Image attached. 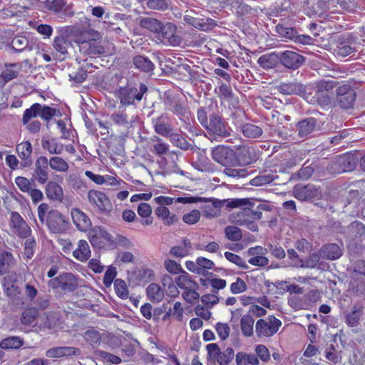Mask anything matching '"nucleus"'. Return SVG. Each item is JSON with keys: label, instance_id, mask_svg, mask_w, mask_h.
I'll return each instance as SVG.
<instances>
[{"label": "nucleus", "instance_id": "1", "mask_svg": "<svg viewBox=\"0 0 365 365\" xmlns=\"http://www.w3.org/2000/svg\"><path fill=\"white\" fill-rule=\"evenodd\" d=\"M256 202L247 198L231 199L227 204V208H240L237 214L239 218L235 219V215L232 214V221L239 225H243L249 221L260 220L262 217V211L264 210L267 206L262 203L256 205Z\"/></svg>", "mask_w": 365, "mask_h": 365}, {"label": "nucleus", "instance_id": "2", "mask_svg": "<svg viewBox=\"0 0 365 365\" xmlns=\"http://www.w3.org/2000/svg\"><path fill=\"white\" fill-rule=\"evenodd\" d=\"M38 217L43 225L54 234L65 233L69 227V220L57 210H50L47 203H41L37 209Z\"/></svg>", "mask_w": 365, "mask_h": 365}, {"label": "nucleus", "instance_id": "3", "mask_svg": "<svg viewBox=\"0 0 365 365\" xmlns=\"http://www.w3.org/2000/svg\"><path fill=\"white\" fill-rule=\"evenodd\" d=\"M231 200H220L217 199H206L200 197H178L176 202L184 204L195 203L198 202H205L206 204L203 206L202 210L206 217L212 218L217 217L221 213V208L223 206L227 207V204Z\"/></svg>", "mask_w": 365, "mask_h": 365}, {"label": "nucleus", "instance_id": "4", "mask_svg": "<svg viewBox=\"0 0 365 365\" xmlns=\"http://www.w3.org/2000/svg\"><path fill=\"white\" fill-rule=\"evenodd\" d=\"M148 91L147 86L141 83L139 89L130 85L126 81L124 86H120L115 92L118 98L120 99V104L123 106L133 105L135 101H140L143 98V94Z\"/></svg>", "mask_w": 365, "mask_h": 365}, {"label": "nucleus", "instance_id": "5", "mask_svg": "<svg viewBox=\"0 0 365 365\" xmlns=\"http://www.w3.org/2000/svg\"><path fill=\"white\" fill-rule=\"evenodd\" d=\"M207 134L213 138H225L231 135L230 128L225 122L222 116L217 113H212L209 115V123L205 128Z\"/></svg>", "mask_w": 365, "mask_h": 365}, {"label": "nucleus", "instance_id": "6", "mask_svg": "<svg viewBox=\"0 0 365 365\" xmlns=\"http://www.w3.org/2000/svg\"><path fill=\"white\" fill-rule=\"evenodd\" d=\"M48 285L52 289L60 288L65 293L72 292L77 289L78 280L73 273L64 272L50 279Z\"/></svg>", "mask_w": 365, "mask_h": 365}, {"label": "nucleus", "instance_id": "7", "mask_svg": "<svg viewBox=\"0 0 365 365\" xmlns=\"http://www.w3.org/2000/svg\"><path fill=\"white\" fill-rule=\"evenodd\" d=\"M356 96L355 90L349 84H343L336 88V100L343 109L352 108L356 101Z\"/></svg>", "mask_w": 365, "mask_h": 365}, {"label": "nucleus", "instance_id": "8", "mask_svg": "<svg viewBox=\"0 0 365 365\" xmlns=\"http://www.w3.org/2000/svg\"><path fill=\"white\" fill-rule=\"evenodd\" d=\"M296 130L300 138H312L321 130L320 123L315 118L307 117L297 122Z\"/></svg>", "mask_w": 365, "mask_h": 365}, {"label": "nucleus", "instance_id": "9", "mask_svg": "<svg viewBox=\"0 0 365 365\" xmlns=\"http://www.w3.org/2000/svg\"><path fill=\"white\" fill-rule=\"evenodd\" d=\"M281 325V321L273 315L268 317V321L259 319L255 326L256 334L259 337L271 336L278 331Z\"/></svg>", "mask_w": 365, "mask_h": 365}, {"label": "nucleus", "instance_id": "10", "mask_svg": "<svg viewBox=\"0 0 365 365\" xmlns=\"http://www.w3.org/2000/svg\"><path fill=\"white\" fill-rule=\"evenodd\" d=\"M278 61L284 67L297 70L304 64L305 57L295 51L287 50L278 53Z\"/></svg>", "mask_w": 365, "mask_h": 365}, {"label": "nucleus", "instance_id": "11", "mask_svg": "<svg viewBox=\"0 0 365 365\" xmlns=\"http://www.w3.org/2000/svg\"><path fill=\"white\" fill-rule=\"evenodd\" d=\"M88 198L89 202L96 206L99 212L108 214L112 210L113 206L110 200L104 192L91 190L88 192Z\"/></svg>", "mask_w": 365, "mask_h": 365}, {"label": "nucleus", "instance_id": "12", "mask_svg": "<svg viewBox=\"0 0 365 365\" xmlns=\"http://www.w3.org/2000/svg\"><path fill=\"white\" fill-rule=\"evenodd\" d=\"M164 103L170 111L179 117L181 121L187 122L189 120L190 112L188 107L183 102L170 95H166Z\"/></svg>", "mask_w": 365, "mask_h": 365}, {"label": "nucleus", "instance_id": "13", "mask_svg": "<svg viewBox=\"0 0 365 365\" xmlns=\"http://www.w3.org/2000/svg\"><path fill=\"white\" fill-rule=\"evenodd\" d=\"M211 155L215 162L224 166L232 164L235 158L234 150L224 145H218L214 148L212 150Z\"/></svg>", "mask_w": 365, "mask_h": 365}, {"label": "nucleus", "instance_id": "14", "mask_svg": "<svg viewBox=\"0 0 365 365\" xmlns=\"http://www.w3.org/2000/svg\"><path fill=\"white\" fill-rule=\"evenodd\" d=\"M88 239L93 247L101 248L112 241V236L103 227L96 226L90 230Z\"/></svg>", "mask_w": 365, "mask_h": 365}, {"label": "nucleus", "instance_id": "15", "mask_svg": "<svg viewBox=\"0 0 365 365\" xmlns=\"http://www.w3.org/2000/svg\"><path fill=\"white\" fill-rule=\"evenodd\" d=\"M137 116L135 114L123 109L113 113L110 116V119L118 126L125 130H128L133 126L136 121Z\"/></svg>", "mask_w": 365, "mask_h": 365}, {"label": "nucleus", "instance_id": "16", "mask_svg": "<svg viewBox=\"0 0 365 365\" xmlns=\"http://www.w3.org/2000/svg\"><path fill=\"white\" fill-rule=\"evenodd\" d=\"M10 226L19 237L27 238L31 235V230L23 217L16 212L11 214Z\"/></svg>", "mask_w": 365, "mask_h": 365}, {"label": "nucleus", "instance_id": "17", "mask_svg": "<svg viewBox=\"0 0 365 365\" xmlns=\"http://www.w3.org/2000/svg\"><path fill=\"white\" fill-rule=\"evenodd\" d=\"M294 196L299 200H311L320 194L319 189L314 185L308 184L307 185H296L293 189Z\"/></svg>", "mask_w": 365, "mask_h": 365}, {"label": "nucleus", "instance_id": "18", "mask_svg": "<svg viewBox=\"0 0 365 365\" xmlns=\"http://www.w3.org/2000/svg\"><path fill=\"white\" fill-rule=\"evenodd\" d=\"M177 27L173 23H167L162 25L160 31L158 32L162 36V41L164 43H169L173 46L179 45L181 42V38L179 36L176 35Z\"/></svg>", "mask_w": 365, "mask_h": 365}, {"label": "nucleus", "instance_id": "19", "mask_svg": "<svg viewBox=\"0 0 365 365\" xmlns=\"http://www.w3.org/2000/svg\"><path fill=\"white\" fill-rule=\"evenodd\" d=\"M48 160L46 156L38 157L35 163L34 178L40 184H44L48 179Z\"/></svg>", "mask_w": 365, "mask_h": 365}, {"label": "nucleus", "instance_id": "20", "mask_svg": "<svg viewBox=\"0 0 365 365\" xmlns=\"http://www.w3.org/2000/svg\"><path fill=\"white\" fill-rule=\"evenodd\" d=\"M71 215L73 224L77 229L82 232L88 230L91 227V221L88 215L79 208H73Z\"/></svg>", "mask_w": 365, "mask_h": 365}, {"label": "nucleus", "instance_id": "21", "mask_svg": "<svg viewBox=\"0 0 365 365\" xmlns=\"http://www.w3.org/2000/svg\"><path fill=\"white\" fill-rule=\"evenodd\" d=\"M278 91L284 95H298L303 96L305 99L306 86L299 82L281 83L278 86Z\"/></svg>", "mask_w": 365, "mask_h": 365}, {"label": "nucleus", "instance_id": "22", "mask_svg": "<svg viewBox=\"0 0 365 365\" xmlns=\"http://www.w3.org/2000/svg\"><path fill=\"white\" fill-rule=\"evenodd\" d=\"M53 46L57 52L63 55L67 54L68 53V50L73 48L72 36L68 34L66 32L62 33L59 36L55 37Z\"/></svg>", "mask_w": 365, "mask_h": 365}, {"label": "nucleus", "instance_id": "23", "mask_svg": "<svg viewBox=\"0 0 365 365\" xmlns=\"http://www.w3.org/2000/svg\"><path fill=\"white\" fill-rule=\"evenodd\" d=\"M154 130L156 133L163 137H168L173 131V128L169 118L165 115H161L153 120Z\"/></svg>", "mask_w": 365, "mask_h": 365}, {"label": "nucleus", "instance_id": "24", "mask_svg": "<svg viewBox=\"0 0 365 365\" xmlns=\"http://www.w3.org/2000/svg\"><path fill=\"white\" fill-rule=\"evenodd\" d=\"M183 21L185 24L191 25L203 31H207L216 25L215 21L210 18L200 19L195 18L190 15H185L183 18Z\"/></svg>", "mask_w": 365, "mask_h": 365}, {"label": "nucleus", "instance_id": "25", "mask_svg": "<svg viewBox=\"0 0 365 365\" xmlns=\"http://www.w3.org/2000/svg\"><path fill=\"white\" fill-rule=\"evenodd\" d=\"M342 254V249L335 243L325 245L319 250L320 257L329 260L337 259Z\"/></svg>", "mask_w": 365, "mask_h": 365}, {"label": "nucleus", "instance_id": "26", "mask_svg": "<svg viewBox=\"0 0 365 365\" xmlns=\"http://www.w3.org/2000/svg\"><path fill=\"white\" fill-rule=\"evenodd\" d=\"M45 192L46 197L55 202H61L63 200V191L61 186L55 181H49L48 182L46 188Z\"/></svg>", "mask_w": 365, "mask_h": 365}, {"label": "nucleus", "instance_id": "27", "mask_svg": "<svg viewBox=\"0 0 365 365\" xmlns=\"http://www.w3.org/2000/svg\"><path fill=\"white\" fill-rule=\"evenodd\" d=\"M305 100L312 104H317L322 108H326L331 105L332 98L327 93L316 91L314 96L310 93L305 95Z\"/></svg>", "mask_w": 365, "mask_h": 365}, {"label": "nucleus", "instance_id": "28", "mask_svg": "<svg viewBox=\"0 0 365 365\" xmlns=\"http://www.w3.org/2000/svg\"><path fill=\"white\" fill-rule=\"evenodd\" d=\"M364 307L360 302L354 304L351 312L346 315V323L348 326L353 327L359 324V320Z\"/></svg>", "mask_w": 365, "mask_h": 365}, {"label": "nucleus", "instance_id": "29", "mask_svg": "<svg viewBox=\"0 0 365 365\" xmlns=\"http://www.w3.org/2000/svg\"><path fill=\"white\" fill-rule=\"evenodd\" d=\"M81 53L84 55H101L105 53V48L96 41V38H92L88 43H84L81 46Z\"/></svg>", "mask_w": 365, "mask_h": 365}, {"label": "nucleus", "instance_id": "30", "mask_svg": "<svg viewBox=\"0 0 365 365\" xmlns=\"http://www.w3.org/2000/svg\"><path fill=\"white\" fill-rule=\"evenodd\" d=\"M175 282L176 285L185 290L190 289H198V284L192 279V277L185 271H184L180 276L175 278Z\"/></svg>", "mask_w": 365, "mask_h": 365}, {"label": "nucleus", "instance_id": "31", "mask_svg": "<svg viewBox=\"0 0 365 365\" xmlns=\"http://www.w3.org/2000/svg\"><path fill=\"white\" fill-rule=\"evenodd\" d=\"M41 145L44 150H46L50 154L60 155L63 153L64 145L58 143L55 138H43Z\"/></svg>", "mask_w": 365, "mask_h": 365}, {"label": "nucleus", "instance_id": "32", "mask_svg": "<svg viewBox=\"0 0 365 365\" xmlns=\"http://www.w3.org/2000/svg\"><path fill=\"white\" fill-rule=\"evenodd\" d=\"M16 150L19 157L24 160V166H29L31 164V155L32 146L29 141H24L17 145Z\"/></svg>", "mask_w": 365, "mask_h": 365}, {"label": "nucleus", "instance_id": "33", "mask_svg": "<svg viewBox=\"0 0 365 365\" xmlns=\"http://www.w3.org/2000/svg\"><path fill=\"white\" fill-rule=\"evenodd\" d=\"M240 130L245 138L250 139L259 138L263 134V129L252 123L242 124Z\"/></svg>", "mask_w": 365, "mask_h": 365}, {"label": "nucleus", "instance_id": "34", "mask_svg": "<svg viewBox=\"0 0 365 365\" xmlns=\"http://www.w3.org/2000/svg\"><path fill=\"white\" fill-rule=\"evenodd\" d=\"M73 257L81 262H86L91 256V250L88 242L81 240L78 242V247L73 252Z\"/></svg>", "mask_w": 365, "mask_h": 365}, {"label": "nucleus", "instance_id": "35", "mask_svg": "<svg viewBox=\"0 0 365 365\" xmlns=\"http://www.w3.org/2000/svg\"><path fill=\"white\" fill-rule=\"evenodd\" d=\"M34 43L24 36L15 37L11 41V48L15 52H22L28 49L31 51L34 48Z\"/></svg>", "mask_w": 365, "mask_h": 365}, {"label": "nucleus", "instance_id": "36", "mask_svg": "<svg viewBox=\"0 0 365 365\" xmlns=\"http://www.w3.org/2000/svg\"><path fill=\"white\" fill-rule=\"evenodd\" d=\"M39 316V311L35 307H28L22 312L21 322L26 326L33 324Z\"/></svg>", "mask_w": 365, "mask_h": 365}, {"label": "nucleus", "instance_id": "37", "mask_svg": "<svg viewBox=\"0 0 365 365\" xmlns=\"http://www.w3.org/2000/svg\"><path fill=\"white\" fill-rule=\"evenodd\" d=\"M15 264L12 254L7 251L0 252V276L6 274Z\"/></svg>", "mask_w": 365, "mask_h": 365}, {"label": "nucleus", "instance_id": "38", "mask_svg": "<svg viewBox=\"0 0 365 365\" xmlns=\"http://www.w3.org/2000/svg\"><path fill=\"white\" fill-rule=\"evenodd\" d=\"M133 63L136 68L143 72L148 73L153 71L155 68L154 64L149 58L140 55L134 56Z\"/></svg>", "mask_w": 365, "mask_h": 365}, {"label": "nucleus", "instance_id": "39", "mask_svg": "<svg viewBox=\"0 0 365 365\" xmlns=\"http://www.w3.org/2000/svg\"><path fill=\"white\" fill-rule=\"evenodd\" d=\"M99 34L94 30H85L79 34H76L73 38V41L78 44L79 51L81 52V46L84 43H88L92 38H96L98 37Z\"/></svg>", "mask_w": 365, "mask_h": 365}, {"label": "nucleus", "instance_id": "40", "mask_svg": "<svg viewBox=\"0 0 365 365\" xmlns=\"http://www.w3.org/2000/svg\"><path fill=\"white\" fill-rule=\"evenodd\" d=\"M150 140L153 143L151 148L152 153L160 157L168 153L169 145L168 143H164L162 139L155 135L151 138Z\"/></svg>", "mask_w": 365, "mask_h": 365}, {"label": "nucleus", "instance_id": "41", "mask_svg": "<svg viewBox=\"0 0 365 365\" xmlns=\"http://www.w3.org/2000/svg\"><path fill=\"white\" fill-rule=\"evenodd\" d=\"M334 165H338L341 167L338 173L350 171L354 168L356 160L352 155H343L336 160Z\"/></svg>", "mask_w": 365, "mask_h": 365}, {"label": "nucleus", "instance_id": "42", "mask_svg": "<svg viewBox=\"0 0 365 365\" xmlns=\"http://www.w3.org/2000/svg\"><path fill=\"white\" fill-rule=\"evenodd\" d=\"M168 138H169L173 145L183 150H193L195 149V146L188 143L185 138L177 133L173 131Z\"/></svg>", "mask_w": 365, "mask_h": 365}, {"label": "nucleus", "instance_id": "43", "mask_svg": "<svg viewBox=\"0 0 365 365\" xmlns=\"http://www.w3.org/2000/svg\"><path fill=\"white\" fill-rule=\"evenodd\" d=\"M156 215L160 217L165 225H171L178 221V217L175 214L170 215V212L168 207L159 206L155 211Z\"/></svg>", "mask_w": 365, "mask_h": 365}, {"label": "nucleus", "instance_id": "44", "mask_svg": "<svg viewBox=\"0 0 365 365\" xmlns=\"http://www.w3.org/2000/svg\"><path fill=\"white\" fill-rule=\"evenodd\" d=\"M235 360L237 365H258L259 363L258 357L256 355L246 354L242 351L237 353Z\"/></svg>", "mask_w": 365, "mask_h": 365}, {"label": "nucleus", "instance_id": "45", "mask_svg": "<svg viewBox=\"0 0 365 365\" xmlns=\"http://www.w3.org/2000/svg\"><path fill=\"white\" fill-rule=\"evenodd\" d=\"M148 297L152 302H158L164 297V292L156 283H151L146 289Z\"/></svg>", "mask_w": 365, "mask_h": 365}, {"label": "nucleus", "instance_id": "46", "mask_svg": "<svg viewBox=\"0 0 365 365\" xmlns=\"http://www.w3.org/2000/svg\"><path fill=\"white\" fill-rule=\"evenodd\" d=\"M334 51L336 55L339 57H346L349 55L354 54L356 51L353 44L344 41L338 43Z\"/></svg>", "mask_w": 365, "mask_h": 365}, {"label": "nucleus", "instance_id": "47", "mask_svg": "<svg viewBox=\"0 0 365 365\" xmlns=\"http://www.w3.org/2000/svg\"><path fill=\"white\" fill-rule=\"evenodd\" d=\"M50 168L57 172H67L69 169L68 163L62 158L53 156L48 160Z\"/></svg>", "mask_w": 365, "mask_h": 365}, {"label": "nucleus", "instance_id": "48", "mask_svg": "<svg viewBox=\"0 0 365 365\" xmlns=\"http://www.w3.org/2000/svg\"><path fill=\"white\" fill-rule=\"evenodd\" d=\"M24 341L19 336H9L0 342V347L4 349H17L23 346Z\"/></svg>", "mask_w": 365, "mask_h": 365}, {"label": "nucleus", "instance_id": "49", "mask_svg": "<svg viewBox=\"0 0 365 365\" xmlns=\"http://www.w3.org/2000/svg\"><path fill=\"white\" fill-rule=\"evenodd\" d=\"M254 323L255 320L250 314L242 316L240 320V327L245 336H251L253 334Z\"/></svg>", "mask_w": 365, "mask_h": 365}, {"label": "nucleus", "instance_id": "50", "mask_svg": "<svg viewBox=\"0 0 365 365\" xmlns=\"http://www.w3.org/2000/svg\"><path fill=\"white\" fill-rule=\"evenodd\" d=\"M85 340L93 348L98 346L101 341V335L99 331L93 328L89 329L83 334Z\"/></svg>", "mask_w": 365, "mask_h": 365}, {"label": "nucleus", "instance_id": "51", "mask_svg": "<svg viewBox=\"0 0 365 365\" xmlns=\"http://www.w3.org/2000/svg\"><path fill=\"white\" fill-rule=\"evenodd\" d=\"M140 24L142 27L147 29L153 33H158L163 25L158 19L150 17L142 19Z\"/></svg>", "mask_w": 365, "mask_h": 365}, {"label": "nucleus", "instance_id": "52", "mask_svg": "<svg viewBox=\"0 0 365 365\" xmlns=\"http://www.w3.org/2000/svg\"><path fill=\"white\" fill-rule=\"evenodd\" d=\"M275 30L280 37L293 41L297 32L294 28L285 26L283 24H277L275 27Z\"/></svg>", "mask_w": 365, "mask_h": 365}, {"label": "nucleus", "instance_id": "53", "mask_svg": "<svg viewBox=\"0 0 365 365\" xmlns=\"http://www.w3.org/2000/svg\"><path fill=\"white\" fill-rule=\"evenodd\" d=\"M278 60V53H271L267 55L261 56L257 63L264 68H271L274 67L275 62Z\"/></svg>", "mask_w": 365, "mask_h": 365}, {"label": "nucleus", "instance_id": "54", "mask_svg": "<svg viewBox=\"0 0 365 365\" xmlns=\"http://www.w3.org/2000/svg\"><path fill=\"white\" fill-rule=\"evenodd\" d=\"M274 180V176L272 174L264 172L252 179L250 183L253 186H262L272 182Z\"/></svg>", "mask_w": 365, "mask_h": 365}, {"label": "nucleus", "instance_id": "55", "mask_svg": "<svg viewBox=\"0 0 365 365\" xmlns=\"http://www.w3.org/2000/svg\"><path fill=\"white\" fill-rule=\"evenodd\" d=\"M225 237L230 241L237 242L242 238V231L234 225H229L225 228Z\"/></svg>", "mask_w": 365, "mask_h": 365}, {"label": "nucleus", "instance_id": "56", "mask_svg": "<svg viewBox=\"0 0 365 365\" xmlns=\"http://www.w3.org/2000/svg\"><path fill=\"white\" fill-rule=\"evenodd\" d=\"M234 349L231 347H228L220 352L216 361L219 365H228L234 359Z\"/></svg>", "mask_w": 365, "mask_h": 365}, {"label": "nucleus", "instance_id": "57", "mask_svg": "<svg viewBox=\"0 0 365 365\" xmlns=\"http://www.w3.org/2000/svg\"><path fill=\"white\" fill-rule=\"evenodd\" d=\"M41 104L36 103L33 104L29 108L26 109L23 115L22 123L25 125L32 118L38 115Z\"/></svg>", "mask_w": 365, "mask_h": 365}, {"label": "nucleus", "instance_id": "58", "mask_svg": "<svg viewBox=\"0 0 365 365\" xmlns=\"http://www.w3.org/2000/svg\"><path fill=\"white\" fill-rule=\"evenodd\" d=\"M339 85V82L334 80H321L316 83L317 91L326 93L332 90Z\"/></svg>", "mask_w": 365, "mask_h": 365}, {"label": "nucleus", "instance_id": "59", "mask_svg": "<svg viewBox=\"0 0 365 365\" xmlns=\"http://www.w3.org/2000/svg\"><path fill=\"white\" fill-rule=\"evenodd\" d=\"M10 67L12 68H17V70H13V69H6L4 71L1 75L0 77L4 79L5 82H8L18 76L19 72L20 71L21 66L18 65L17 63H11L9 64Z\"/></svg>", "mask_w": 365, "mask_h": 365}, {"label": "nucleus", "instance_id": "60", "mask_svg": "<svg viewBox=\"0 0 365 365\" xmlns=\"http://www.w3.org/2000/svg\"><path fill=\"white\" fill-rule=\"evenodd\" d=\"M115 290L118 297L126 299L128 297V289L125 282L121 279H116L114 282Z\"/></svg>", "mask_w": 365, "mask_h": 365}, {"label": "nucleus", "instance_id": "61", "mask_svg": "<svg viewBox=\"0 0 365 365\" xmlns=\"http://www.w3.org/2000/svg\"><path fill=\"white\" fill-rule=\"evenodd\" d=\"M206 350L207 351V360L215 363L221 352L218 344L215 343L209 344L206 346Z\"/></svg>", "mask_w": 365, "mask_h": 365}, {"label": "nucleus", "instance_id": "62", "mask_svg": "<svg viewBox=\"0 0 365 365\" xmlns=\"http://www.w3.org/2000/svg\"><path fill=\"white\" fill-rule=\"evenodd\" d=\"M39 1L43 2L46 4V7L54 12H59L61 11L65 6L63 0H38Z\"/></svg>", "mask_w": 365, "mask_h": 365}, {"label": "nucleus", "instance_id": "63", "mask_svg": "<svg viewBox=\"0 0 365 365\" xmlns=\"http://www.w3.org/2000/svg\"><path fill=\"white\" fill-rule=\"evenodd\" d=\"M225 258L230 261V262L234 263L235 264L237 265L238 267L243 268V269H247L248 266L245 261L239 255H235L234 253L226 252L225 253Z\"/></svg>", "mask_w": 365, "mask_h": 365}, {"label": "nucleus", "instance_id": "64", "mask_svg": "<svg viewBox=\"0 0 365 365\" xmlns=\"http://www.w3.org/2000/svg\"><path fill=\"white\" fill-rule=\"evenodd\" d=\"M350 232L355 237H361L365 235V226L363 223L354 221L349 226Z\"/></svg>", "mask_w": 365, "mask_h": 365}]
</instances>
